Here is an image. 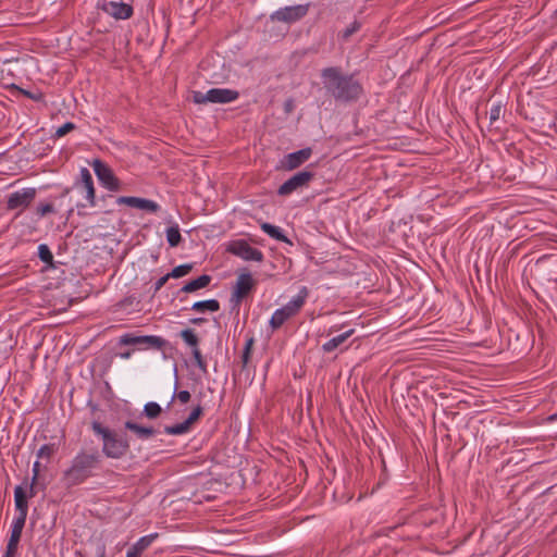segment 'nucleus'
<instances>
[{"label": "nucleus", "mask_w": 557, "mask_h": 557, "mask_svg": "<svg viewBox=\"0 0 557 557\" xmlns=\"http://www.w3.org/2000/svg\"><path fill=\"white\" fill-rule=\"evenodd\" d=\"M322 83L326 91L337 101L349 102L357 100L362 87L352 75H344L336 66L325 67L321 71Z\"/></svg>", "instance_id": "1"}, {"label": "nucleus", "mask_w": 557, "mask_h": 557, "mask_svg": "<svg viewBox=\"0 0 557 557\" xmlns=\"http://www.w3.org/2000/svg\"><path fill=\"white\" fill-rule=\"evenodd\" d=\"M101 463V453L98 448L82 449L72 459L71 466L64 471L62 481L66 486L82 484L94 475Z\"/></svg>", "instance_id": "2"}, {"label": "nucleus", "mask_w": 557, "mask_h": 557, "mask_svg": "<svg viewBox=\"0 0 557 557\" xmlns=\"http://www.w3.org/2000/svg\"><path fill=\"white\" fill-rule=\"evenodd\" d=\"M92 432L102 441L101 453L111 459H120L129 450V441L126 436L104 426L95 420L90 423Z\"/></svg>", "instance_id": "3"}, {"label": "nucleus", "mask_w": 557, "mask_h": 557, "mask_svg": "<svg viewBox=\"0 0 557 557\" xmlns=\"http://www.w3.org/2000/svg\"><path fill=\"white\" fill-rule=\"evenodd\" d=\"M309 296V290L306 286H302L298 294L294 296L285 306L276 309L271 319L270 325L273 330L280 329L288 319L296 315L301 308L304 307L307 298Z\"/></svg>", "instance_id": "4"}, {"label": "nucleus", "mask_w": 557, "mask_h": 557, "mask_svg": "<svg viewBox=\"0 0 557 557\" xmlns=\"http://www.w3.org/2000/svg\"><path fill=\"white\" fill-rule=\"evenodd\" d=\"M239 92L228 88H211L207 92L199 90L193 91V101L197 104L211 103H230L237 100Z\"/></svg>", "instance_id": "5"}, {"label": "nucleus", "mask_w": 557, "mask_h": 557, "mask_svg": "<svg viewBox=\"0 0 557 557\" xmlns=\"http://www.w3.org/2000/svg\"><path fill=\"white\" fill-rule=\"evenodd\" d=\"M81 180L75 182L74 188L79 190L82 196L85 198V203H77L78 209L86 207L96 206V195L92 176L87 168H82L79 171Z\"/></svg>", "instance_id": "6"}, {"label": "nucleus", "mask_w": 557, "mask_h": 557, "mask_svg": "<svg viewBox=\"0 0 557 557\" xmlns=\"http://www.w3.org/2000/svg\"><path fill=\"white\" fill-rule=\"evenodd\" d=\"M309 8V3L284 7L274 11L270 15V20L272 22L293 24L304 18L308 14Z\"/></svg>", "instance_id": "7"}, {"label": "nucleus", "mask_w": 557, "mask_h": 557, "mask_svg": "<svg viewBox=\"0 0 557 557\" xmlns=\"http://www.w3.org/2000/svg\"><path fill=\"white\" fill-rule=\"evenodd\" d=\"M313 177L314 173L311 171L297 172L278 187L277 194L280 196H289L294 191L308 187Z\"/></svg>", "instance_id": "8"}, {"label": "nucleus", "mask_w": 557, "mask_h": 557, "mask_svg": "<svg viewBox=\"0 0 557 557\" xmlns=\"http://www.w3.org/2000/svg\"><path fill=\"white\" fill-rule=\"evenodd\" d=\"M36 188L27 187L16 190L8 196L7 209L24 211L34 201L36 197Z\"/></svg>", "instance_id": "9"}, {"label": "nucleus", "mask_w": 557, "mask_h": 557, "mask_svg": "<svg viewBox=\"0 0 557 557\" xmlns=\"http://www.w3.org/2000/svg\"><path fill=\"white\" fill-rule=\"evenodd\" d=\"M122 345H137L144 348L162 349L166 345V341L156 335H134L124 334L120 338Z\"/></svg>", "instance_id": "10"}, {"label": "nucleus", "mask_w": 557, "mask_h": 557, "mask_svg": "<svg viewBox=\"0 0 557 557\" xmlns=\"http://www.w3.org/2000/svg\"><path fill=\"white\" fill-rule=\"evenodd\" d=\"M96 176L99 182L110 191H117L121 188L119 178L114 175L113 171L101 160L96 159L91 163Z\"/></svg>", "instance_id": "11"}, {"label": "nucleus", "mask_w": 557, "mask_h": 557, "mask_svg": "<svg viewBox=\"0 0 557 557\" xmlns=\"http://www.w3.org/2000/svg\"><path fill=\"white\" fill-rule=\"evenodd\" d=\"M227 251L246 261L261 262L263 260V253L243 239L231 242Z\"/></svg>", "instance_id": "12"}, {"label": "nucleus", "mask_w": 557, "mask_h": 557, "mask_svg": "<svg viewBox=\"0 0 557 557\" xmlns=\"http://www.w3.org/2000/svg\"><path fill=\"white\" fill-rule=\"evenodd\" d=\"M255 286V281L250 273H240L237 277L236 284L233 288L231 302L238 306L242 300L251 292Z\"/></svg>", "instance_id": "13"}, {"label": "nucleus", "mask_w": 557, "mask_h": 557, "mask_svg": "<svg viewBox=\"0 0 557 557\" xmlns=\"http://www.w3.org/2000/svg\"><path fill=\"white\" fill-rule=\"evenodd\" d=\"M98 7L103 12L113 16L116 20H126L133 15L132 5L124 2H117L113 0H101L99 1Z\"/></svg>", "instance_id": "14"}, {"label": "nucleus", "mask_w": 557, "mask_h": 557, "mask_svg": "<svg viewBox=\"0 0 557 557\" xmlns=\"http://www.w3.org/2000/svg\"><path fill=\"white\" fill-rule=\"evenodd\" d=\"M311 156L312 149L309 147L290 152L281 160V168L285 171H293L307 162Z\"/></svg>", "instance_id": "15"}, {"label": "nucleus", "mask_w": 557, "mask_h": 557, "mask_svg": "<svg viewBox=\"0 0 557 557\" xmlns=\"http://www.w3.org/2000/svg\"><path fill=\"white\" fill-rule=\"evenodd\" d=\"M116 203L126 205L128 207L149 211L152 213L158 212L160 209V206L153 200L133 196H121L117 198Z\"/></svg>", "instance_id": "16"}, {"label": "nucleus", "mask_w": 557, "mask_h": 557, "mask_svg": "<svg viewBox=\"0 0 557 557\" xmlns=\"http://www.w3.org/2000/svg\"><path fill=\"white\" fill-rule=\"evenodd\" d=\"M124 428L134 433L135 436L141 441H147L157 433V430L152 426L140 425L132 420L125 421Z\"/></svg>", "instance_id": "17"}, {"label": "nucleus", "mask_w": 557, "mask_h": 557, "mask_svg": "<svg viewBox=\"0 0 557 557\" xmlns=\"http://www.w3.org/2000/svg\"><path fill=\"white\" fill-rule=\"evenodd\" d=\"M14 502L17 510V516L27 518L28 503L25 490L22 486L14 488Z\"/></svg>", "instance_id": "18"}, {"label": "nucleus", "mask_w": 557, "mask_h": 557, "mask_svg": "<svg viewBox=\"0 0 557 557\" xmlns=\"http://www.w3.org/2000/svg\"><path fill=\"white\" fill-rule=\"evenodd\" d=\"M211 282V276L208 274H202L199 277L186 283L181 289L180 293H194L198 289L206 288Z\"/></svg>", "instance_id": "19"}, {"label": "nucleus", "mask_w": 557, "mask_h": 557, "mask_svg": "<svg viewBox=\"0 0 557 557\" xmlns=\"http://www.w3.org/2000/svg\"><path fill=\"white\" fill-rule=\"evenodd\" d=\"M355 333L354 329H349L346 332L331 338L326 343L322 345V350L324 352H332L337 347H339L342 344H344L352 334Z\"/></svg>", "instance_id": "20"}, {"label": "nucleus", "mask_w": 557, "mask_h": 557, "mask_svg": "<svg viewBox=\"0 0 557 557\" xmlns=\"http://www.w3.org/2000/svg\"><path fill=\"white\" fill-rule=\"evenodd\" d=\"M190 309L197 312H216L220 310V302L216 299L196 301Z\"/></svg>", "instance_id": "21"}, {"label": "nucleus", "mask_w": 557, "mask_h": 557, "mask_svg": "<svg viewBox=\"0 0 557 557\" xmlns=\"http://www.w3.org/2000/svg\"><path fill=\"white\" fill-rule=\"evenodd\" d=\"M261 230L265 234H268L270 237H272L278 242H283V243L288 242L287 237L283 234L282 230L275 225H272L270 223H263L261 225Z\"/></svg>", "instance_id": "22"}, {"label": "nucleus", "mask_w": 557, "mask_h": 557, "mask_svg": "<svg viewBox=\"0 0 557 557\" xmlns=\"http://www.w3.org/2000/svg\"><path fill=\"white\" fill-rule=\"evenodd\" d=\"M180 336L191 350L199 347V338L194 330L185 329L180 333Z\"/></svg>", "instance_id": "23"}, {"label": "nucleus", "mask_w": 557, "mask_h": 557, "mask_svg": "<svg viewBox=\"0 0 557 557\" xmlns=\"http://www.w3.org/2000/svg\"><path fill=\"white\" fill-rule=\"evenodd\" d=\"M166 240L171 247H176L182 242V235L178 225H173L166 228Z\"/></svg>", "instance_id": "24"}, {"label": "nucleus", "mask_w": 557, "mask_h": 557, "mask_svg": "<svg viewBox=\"0 0 557 557\" xmlns=\"http://www.w3.org/2000/svg\"><path fill=\"white\" fill-rule=\"evenodd\" d=\"M164 433L168 435H183L191 431V429L187 425L185 421L174 424V425H166L164 426Z\"/></svg>", "instance_id": "25"}, {"label": "nucleus", "mask_w": 557, "mask_h": 557, "mask_svg": "<svg viewBox=\"0 0 557 557\" xmlns=\"http://www.w3.org/2000/svg\"><path fill=\"white\" fill-rule=\"evenodd\" d=\"M157 536H158L157 533L143 536L132 546V548L135 549L136 552L143 554V552L145 549H147L152 544V542L157 539Z\"/></svg>", "instance_id": "26"}, {"label": "nucleus", "mask_w": 557, "mask_h": 557, "mask_svg": "<svg viewBox=\"0 0 557 557\" xmlns=\"http://www.w3.org/2000/svg\"><path fill=\"white\" fill-rule=\"evenodd\" d=\"M162 412V408L158 403L149 401L144 406L143 413L148 419H157Z\"/></svg>", "instance_id": "27"}, {"label": "nucleus", "mask_w": 557, "mask_h": 557, "mask_svg": "<svg viewBox=\"0 0 557 557\" xmlns=\"http://www.w3.org/2000/svg\"><path fill=\"white\" fill-rule=\"evenodd\" d=\"M191 270H193L191 263L181 264V265L175 267L170 273H168V276L173 277V278H178V277L187 275Z\"/></svg>", "instance_id": "28"}, {"label": "nucleus", "mask_w": 557, "mask_h": 557, "mask_svg": "<svg viewBox=\"0 0 557 557\" xmlns=\"http://www.w3.org/2000/svg\"><path fill=\"white\" fill-rule=\"evenodd\" d=\"M57 451V446L54 444H45L37 451L38 459H47L49 460Z\"/></svg>", "instance_id": "29"}, {"label": "nucleus", "mask_w": 557, "mask_h": 557, "mask_svg": "<svg viewBox=\"0 0 557 557\" xmlns=\"http://www.w3.org/2000/svg\"><path fill=\"white\" fill-rule=\"evenodd\" d=\"M40 472V462L37 460L33 465V476H32V483L29 485V497H34L36 495V486H37V480Z\"/></svg>", "instance_id": "30"}, {"label": "nucleus", "mask_w": 557, "mask_h": 557, "mask_svg": "<svg viewBox=\"0 0 557 557\" xmlns=\"http://www.w3.org/2000/svg\"><path fill=\"white\" fill-rule=\"evenodd\" d=\"M38 257L41 261L46 263H51L53 261V255L46 244H41L38 246Z\"/></svg>", "instance_id": "31"}, {"label": "nucleus", "mask_w": 557, "mask_h": 557, "mask_svg": "<svg viewBox=\"0 0 557 557\" xmlns=\"http://www.w3.org/2000/svg\"><path fill=\"white\" fill-rule=\"evenodd\" d=\"M203 412V409L200 405L196 406L191 412L189 413V416L187 417V419H185L184 421L187 423V425L193 429V425L198 421V419L201 417Z\"/></svg>", "instance_id": "32"}, {"label": "nucleus", "mask_w": 557, "mask_h": 557, "mask_svg": "<svg viewBox=\"0 0 557 557\" xmlns=\"http://www.w3.org/2000/svg\"><path fill=\"white\" fill-rule=\"evenodd\" d=\"M25 522H26L25 517L16 516L11 525V533L22 535Z\"/></svg>", "instance_id": "33"}, {"label": "nucleus", "mask_w": 557, "mask_h": 557, "mask_svg": "<svg viewBox=\"0 0 557 557\" xmlns=\"http://www.w3.org/2000/svg\"><path fill=\"white\" fill-rule=\"evenodd\" d=\"M252 345H253V338L251 337V338L247 339L244 350H243V355H242L243 368H245L249 362Z\"/></svg>", "instance_id": "34"}, {"label": "nucleus", "mask_w": 557, "mask_h": 557, "mask_svg": "<svg viewBox=\"0 0 557 557\" xmlns=\"http://www.w3.org/2000/svg\"><path fill=\"white\" fill-rule=\"evenodd\" d=\"M196 366L203 372L207 371V362L205 361L201 351L198 348L191 350Z\"/></svg>", "instance_id": "35"}, {"label": "nucleus", "mask_w": 557, "mask_h": 557, "mask_svg": "<svg viewBox=\"0 0 557 557\" xmlns=\"http://www.w3.org/2000/svg\"><path fill=\"white\" fill-rule=\"evenodd\" d=\"M502 113L503 104L500 102L493 104L490 110V123L493 124L494 122L498 121Z\"/></svg>", "instance_id": "36"}, {"label": "nucleus", "mask_w": 557, "mask_h": 557, "mask_svg": "<svg viewBox=\"0 0 557 557\" xmlns=\"http://www.w3.org/2000/svg\"><path fill=\"white\" fill-rule=\"evenodd\" d=\"M54 211L55 210L52 203H39L36 209V213L39 218H44L49 213H53Z\"/></svg>", "instance_id": "37"}, {"label": "nucleus", "mask_w": 557, "mask_h": 557, "mask_svg": "<svg viewBox=\"0 0 557 557\" xmlns=\"http://www.w3.org/2000/svg\"><path fill=\"white\" fill-rule=\"evenodd\" d=\"M75 124L72 123V122H66L65 124H63L62 126L58 127L55 133H54V136L57 138H60V137H63L65 136L67 133L72 132L73 129H75Z\"/></svg>", "instance_id": "38"}, {"label": "nucleus", "mask_w": 557, "mask_h": 557, "mask_svg": "<svg viewBox=\"0 0 557 557\" xmlns=\"http://www.w3.org/2000/svg\"><path fill=\"white\" fill-rule=\"evenodd\" d=\"M190 397L191 395L188 391H180L173 394L172 399L169 403V406L172 404L174 399H177L182 404H187L190 400Z\"/></svg>", "instance_id": "39"}, {"label": "nucleus", "mask_w": 557, "mask_h": 557, "mask_svg": "<svg viewBox=\"0 0 557 557\" xmlns=\"http://www.w3.org/2000/svg\"><path fill=\"white\" fill-rule=\"evenodd\" d=\"M361 27V24L357 21H354L349 26H347L345 28V30L343 32V38L344 39H348L352 34H355L356 32H358Z\"/></svg>", "instance_id": "40"}, {"label": "nucleus", "mask_w": 557, "mask_h": 557, "mask_svg": "<svg viewBox=\"0 0 557 557\" xmlns=\"http://www.w3.org/2000/svg\"><path fill=\"white\" fill-rule=\"evenodd\" d=\"M170 276H168V274H165L164 276H161L156 283H154V290L158 292L160 290L164 285L165 283L169 281Z\"/></svg>", "instance_id": "41"}, {"label": "nucleus", "mask_w": 557, "mask_h": 557, "mask_svg": "<svg viewBox=\"0 0 557 557\" xmlns=\"http://www.w3.org/2000/svg\"><path fill=\"white\" fill-rule=\"evenodd\" d=\"M18 543L20 542L15 541L13 539H9L8 544H7V548L8 549H13V550L17 552Z\"/></svg>", "instance_id": "42"}, {"label": "nucleus", "mask_w": 557, "mask_h": 557, "mask_svg": "<svg viewBox=\"0 0 557 557\" xmlns=\"http://www.w3.org/2000/svg\"><path fill=\"white\" fill-rule=\"evenodd\" d=\"M22 92L27 96L28 98L30 99H34V100H40L42 98V95L37 92V94H32L29 91H25V90H22Z\"/></svg>", "instance_id": "43"}, {"label": "nucleus", "mask_w": 557, "mask_h": 557, "mask_svg": "<svg viewBox=\"0 0 557 557\" xmlns=\"http://www.w3.org/2000/svg\"><path fill=\"white\" fill-rule=\"evenodd\" d=\"M140 553L136 552L135 549H133L132 547L127 550L126 553V556L125 557H140Z\"/></svg>", "instance_id": "44"}, {"label": "nucleus", "mask_w": 557, "mask_h": 557, "mask_svg": "<svg viewBox=\"0 0 557 557\" xmlns=\"http://www.w3.org/2000/svg\"><path fill=\"white\" fill-rule=\"evenodd\" d=\"M16 556V550H13V549H5V553L3 554L2 557H15Z\"/></svg>", "instance_id": "45"}, {"label": "nucleus", "mask_w": 557, "mask_h": 557, "mask_svg": "<svg viewBox=\"0 0 557 557\" xmlns=\"http://www.w3.org/2000/svg\"><path fill=\"white\" fill-rule=\"evenodd\" d=\"M205 321H206V319H203V318H195V319L190 320V322L194 324H200V323H203Z\"/></svg>", "instance_id": "46"}, {"label": "nucleus", "mask_w": 557, "mask_h": 557, "mask_svg": "<svg viewBox=\"0 0 557 557\" xmlns=\"http://www.w3.org/2000/svg\"><path fill=\"white\" fill-rule=\"evenodd\" d=\"M21 536H22V535H18V534H12V533L10 534V539H13V540H15V541H17V542H20Z\"/></svg>", "instance_id": "47"}, {"label": "nucleus", "mask_w": 557, "mask_h": 557, "mask_svg": "<svg viewBox=\"0 0 557 557\" xmlns=\"http://www.w3.org/2000/svg\"><path fill=\"white\" fill-rule=\"evenodd\" d=\"M70 189L69 188H65L62 196H66L69 194Z\"/></svg>", "instance_id": "48"}, {"label": "nucleus", "mask_w": 557, "mask_h": 557, "mask_svg": "<svg viewBox=\"0 0 557 557\" xmlns=\"http://www.w3.org/2000/svg\"><path fill=\"white\" fill-rule=\"evenodd\" d=\"M556 418H557V414H552V416L549 417V419H550V420H554V419H556Z\"/></svg>", "instance_id": "49"}]
</instances>
